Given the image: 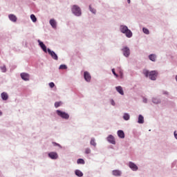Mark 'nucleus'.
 Masks as SVG:
<instances>
[{"label": "nucleus", "mask_w": 177, "mask_h": 177, "mask_svg": "<svg viewBox=\"0 0 177 177\" xmlns=\"http://www.w3.org/2000/svg\"><path fill=\"white\" fill-rule=\"evenodd\" d=\"M174 135L175 138L177 140V133H176V131H174Z\"/></svg>", "instance_id": "e433bc0d"}, {"label": "nucleus", "mask_w": 177, "mask_h": 177, "mask_svg": "<svg viewBox=\"0 0 177 177\" xmlns=\"http://www.w3.org/2000/svg\"><path fill=\"white\" fill-rule=\"evenodd\" d=\"M21 77L25 81H28L30 78V75L27 73H21Z\"/></svg>", "instance_id": "f8f14e48"}, {"label": "nucleus", "mask_w": 177, "mask_h": 177, "mask_svg": "<svg viewBox=\"0 0 177 177\" xmlns=\"http://www.w3.org/2000/svg\"><path fill=\"white\" fill-rule=\"evenodd\" d=\"M77 164L84 165L85 164V161L83 159H79L77 160Z\"/></svg>", "instance_id": "a878e982"}, {"label": "nucleus", "mask_w": 177, "mask_h": 177, "mask_svg": "<svg viewBox=\"0 0 177 177\" xmlns=\"http://www.w3.org/2000/svg\"><path fill=\"white\" fill-rule=\"evenodd\" d=\"M143 102H144L145 103H147V100L144 99V100H143Z\"/></svg>", "instance_id": "58836bf2"}, {"label": "nucleus", "mask_w": 177, "mask_h": 177, "mask_svg": "<svg viewBox=\"0 0 177 177\" xmlns=\"http://www.w3.org/2000/svg\"><path fill=\"white\" fill-rule=\"evenodd\" d=\"M117 134H118V136L120 138H125V134H124V131H122V130L118 131Z\"/></svg>", "instance_id": "ddd939ff"}, {"label": "nucleus", "mask_w": 177, "mask_h": 177, "mask_svg": "<svg viewBox=\"0 0 177 177\" xmlns=\"http://www.w3.org/2000/svg\"><path fill=\"white\" fill-rule=\"evenodd\" d=\"M142 73L146 77H149L151 80H156L158 76V72L155 71L149 72L147 70H143Z\"/></svg>", "instance_id": "f257e3e1"}, {"label": "nucleus", "mask_w": 177, "mask_h": 177, "mask_svg": "<svg viewBox=\"0 0 177 177\" xmlns=\"http://www.w3.org/2000/svg\"><path fill=\"white\" fill-rule=\"evenodd\" d=\"M127 3H131V0H127Z\"/></svg>", "instance_id": "ea45409f"}, {"label": "nucleus", "mask_w": 177, "mask_h": 177, "mask_svg": "<svg viewBox=\"0 0 177 177\" xmlns=\"http://www.w3.org/2000/svg\"><path fill=\"white\" fill-rule=\"evenodd\" d=\"M115 89L120 95H124V91L121 86H117L115 87Z\"/></svg>", "instance_id": "dca6fc26"}, {"label": "nucleus", "mask_w": 177, "mask_h": 177, "mask_svg": "<svg viewBox=\"0 0 177 177\" xmlns=\"http://www.w3.org/2000/svg\"><path fill=\"white\" fill-rule=\"evenodd\" d=\"M119 74H120V78H122L123 77V73H122V71H119Z\"/></svg>", "instance_id": "f704fd0d"}, {"label": "nucleus", "mask_w": 177, "mask_h": 177, "mask_svg": "<svg viewBox=\"0 0 177 177\" xmlns=\"http://www.w3.org/2000/svg\"><path fill=\"white\" fill-rule=\"evenodd\" d=\"M38 42L41 49L46 53H47L46 46H45L43 41H41V40H38Z\"/></svg>", "instance_id": "1a4fd4ad"}, {"label": "nucleus", "mask_w": 177, "mask_h": 177, "mask_svg": "<svg viewBox=\"0 0 177 177\" xmlns=\"http://www.w3.org/2000/svg\"><path fill=\"white\" fill-rule=\"evenodd\" d=\"M111 104H112L113 106H115V102H114L113 100H111Z\"/></svg>", "instance_id": "4c0bfd02"}, {"label": "nucleus", "mask_w": 177, "mask_h": 177, "mask_svg": "<svg viewBox=\"0 0 177 177\" xmlns=\"http://www.w3.org/2000/svg\"><path fill=\"white\" fill-rule=\"evenodd\" d=\"M152 102L154 103V104H158L160 103V101L157 99H153L152 100Z\"/></svg>", "instance_id": "2f4dec72"}, {"label": "nucleus", "mask_w": 177, "mask_h": 177, "mask_svg": "<svg viewBox=\"0 0 177 177\" xmlns=\"http://www.w3.org/2000/svg\"><path fill=\"white\" fill-rule=\"evenodd\" d=\"M57 115H58L59 117L68 120L69 118V115L65 112L61 111H57Z\"/></svg>", "instance_id": "20e7f679"}, {"label": "nucleus", "mask_w": 177, "mask_h": 177, "mask_svg": "<svg viewBox=\"0 0 177 177\" xmlns=\"http://www.w3.org/2000/svg\"><path fill=\"white\" fill-rule=\"evenodd\" d=\"M50 25H51V27L55 28L57 26L56 21L55 19H50Z\"/></svg>", "instance_id": "6ab92c4d"}, {"label": "nucleus", "mask_w": 177, "mask_h": 177, "mask_svg": "<svg viewBox=\"0 0 177 177\" xmlns=\"http://www.w3.org/2000/svg\"><path fill=\"white\" fill-rule=\"evenodd\" d=\"M75 174H76V176H77L79 177H82L84 175L83 173L81 171H80V170H76L75 171Z\"/></svg>", "instance_id": "412c9836"}, {"label": "nucleus", "mask_w": 177, "mask_h": 177, "mask_svg": "<svg viewBox=\"0 0 177 177\" xmlns=\"http://www.w3.org/2000/svg\"><path fill=\"white\" fill-rule=\"evenodd\" d=\"M90 12H93V14H96V10L95 8H92L91 6L89 7Z\"/></svg>", "instance_id": "bb28decb"}, {"label": "nucleus", "mask_w": 177, "mask_h": 177, "mask_svg": "<svg viewBox=\"0 0 177 177\" xmlns=\"http://www.w3.org/2000/svg\"><path fill=\"white\" fill-rule=\"evenodd\" d=\"M59 69L66 70V69H67V66L66 65H61V66H59Z\"/></svg>", "instance_id": "c85d7f7f"}, {"label": "nucleus", "mask_w": 177, "mask_h": 177, "mask_svg": "<svg viewBox=\"0 0 177 177\" xmlns=\"http://www.w3.org/2000/svg\"><path fill=\"white\" fill-rule=\"evenodd\" d=\"M1 97L2 100H4V101L8 100V98H9V96H8V93H5V92L1 93Z\"/></svg>", "instance_id": "4468645a"}, {"label": "nucleus", "mask_w": 177, "mask_h": 177, "mask_svg": "<svg viewBox=\"0 0 177 177\" xmlns=\"http://www.w3.org/2000/svg\"><path fill=\"white\" fill-rule=\"evenodd\" d=\"M142 32L146 35L149 34V29H147V28H142Z\"/></svg>", "instance_id": "b1692460"}, {"label": "nucleus", "mask_w": 177, "mask_h": 177, "mask_svg": "<svg viewBox=\"0 0 177 177\" xmlns=\"http://www.w3.org/2000/svg\"><path fill=\"white\" fill-rule=\"evenodd\" d=\"M120 32L124 34L128 38H131L133 35L131 30H129L127 26H124L123 25L120 26Z\"/></svg>", "instance_id": "f03ea898"}, {"label": "nucleus", "mask_w": 177, "mask_h": 177, "mask_svg": "<svg viewBox=\"0 0 177 177\" xmlns=\"http://www.w3.org/2000/svg\"><path fill=\"white\" fill-rule=\"evenodd\" d=\"M84 80H86L87 82H91V76L88 72H84Z\"/></svg>", "instance_id": "9d476101"}, {"label": "nucleus", "mask_w": 177, "mask_h": 177, "mask_svg": "<svg viewBox=\"0 0 177 177\" xmlns=\"http://www.w3.org/2000/svg\"><path fill=\"white\" fill-rule=\"evenodd\" d=\"M0 68L3 73H6L7 71L6 66H3Z\"/></svg>", "instance_id": "cd10ccee"}, {"label": "nucleus", "mask_w": 177, "mask_h": 177, "mask_svg": "<svg viewBox=\"0 0 177 177\" xmlns=\"http://www.w3.org/2000/svg\"><path fill=\"white\" fill-rule=\"evenodd\" d=\"M111 71H112V73L113 74V75L115 76V77H118V75L116 74V73H115L114 68H113V69L111 70Z\"/></svg>", "instance_id": "7c9ffc66"}, {"label": "nucleus", "mask_w": 177, "mask_h": 177, "mask_svg": "<svg viewBox=\"0 0 177 177\" xmlns=\"http://www.w3.org/2000/svg\"><path fill=\"white\" fill-rule=\"evenodd\" d=\"M2 114H3V113H2V112H1V111H0V116H1V115H2Z\"/></svg>", "instance_id": "a19ab883"}, {"label": "nucleus", "mask_w": 177, "mask_h": 177, "mask_svg": "<svg viewBox=\"0 0 177 177\" xmlns=\"http://www.w3.org/2000/svg\"><path fill=\"white\" fill-rule=\"evenodd\" d=\"M90 144L91 145L94 146V147H95L96 145H97L94 138L91 139V141L90 142Z\"/></svg>", "instance_id": "393cba45"}, {"label": "nucleus", "mask_w": 177, "mask_h": 177, "mask_svg": "<svg viewBox=\"0 0 177 177\" xmlns=\"http://www.w3.org/2000/svg\"><path fill=\"white\" fill-rule=\"evenodd\" d=\"M62 104V102H55V104H54V106H55V108H58L61 106Z\"/></svg>", "instance_id": "c756f323"}, {"label": "nucleus", "mask_w": 177, "mask_h": 177, "mask_svg": "<svg viewBox=\"0 0 177 177\" xmlns=\"http://www.w3.org/2000/svg\"><path fill=\"white\" fill-rule=\"evenodd\" d=\"M91 149H88V148H87V149H86V151H85V153H86V154H89V153H91Z\"/></svg>", "instance_id": "473e14b6"}, {"label": "nucleus", "mask_w": 177, "mask_h": 177, "mask_svg": "<svg viewBox=\"0 0 177 177\" xmlns=\"http://www.w3.org/2000/svg\"><path fill=\"white\" fill-rule=\"evenodd\" d=\"M176 82H177V75L176 76Z\"/></svg>", "instance_id": "79ce46f5"}, {"label": "nucleus", "mask_w": 177, "mask_h": 177, "mask_svg": "<svg viewBox=\"0 0 177 177\" xmlns=\"http://www.w3.org/2000/svg\"><path fill=\"white\" fill-rule=\"evenodd\" d=\"M48 52L49 55H51V57H53V59H54V60H58V57H57V54H55V51H51V50H50V48H48Z\"/></svg>", "instance_id": "423d86ee"}, {"label": "nucleus", "mask_w": 177, "mask_h": 177, "mask_svg": "<svg viewBox=\"0 0 177 177\" xmlns=\"http://www.w3.org/2000/svg\"><path fill=\"white\" fill-rule=\"evenodd\" d=\"M122 53H123V55L125 57H129L130 55V50L128 47H124L122 50Z\"/></svg>", "instance_id": "39448f33"}, {"label": "nucleus", "mask_w": 177, "mask_h": 177, "mask_svg": "<svg viewBox=\"0 0 177 177\" xmlns=\"http://www.w3.org/2000/svg\"><path fill=\"white\" fill-rule=\"evenodd\" d=\"M129 167L130 169H131L133 171H137L138 169V167L136 165H135L134 163L130 162L129 163Z\"/></svg>", "instance_id": "6e6552de"}, {"label": "nucleus", "mask_w": 177, "mask_h": 177, "mask_svg": "<svg viewBox=\"0 0 177 177\" xmlns=\"http://www.w3.org/2000/svg\"><path fill=\"white\" fill-rule=\"evenodd\" d=\"M30 18L34 23L37 21V18L35 15H34V14H32V15H30Z\"/></svg>", "instance_id": "5701e85b"}, {"label": "nucleus", "mask_w": 177, "mask_h": 177, "mask_svg": "<svg viewBox=\"0 0 177 177\" xmlns=\"http://www.w3.org/2000/svg\"><path fill=\"white\" fill-rule=\"evenodd\" d=\"M149 59L152 62H156V55L155 54H150V55H149Z\"/></svg>", "instance_id": "f3484780"}, {"label": "nucleus", "mask_w": 177, "mask_h": 177, "mask_svg": "<svg viewBox=\"0 0 177 177\" xmlns=\"http://www.w3.org/2000/svg\"><path fill=\"white\" fill-rule=\"evenodd\" d=\"M107 141L109 142L111 144L115 145V138L113 136L110 135L107 138Z\"/></svg>", "instance_id": "9b49d317"}, {"label": "nucleus", "mask_w": 177, "mask_h": 177, "mask_svg": "<svg viewBox=\"0 0 177 177\" xmlns=\"http://www.w3.org/2000/svg\"><path fill=\"white\" fill-rule=\"evenodd\" d=\"M53 145H54V146H58L60 147V145L56 143V142H53Z\"/></svg>", "instance_id": "c9c22d12"}, {"label": "nucleus", "mask_w": 177, "mask_h": 177, "mask_svg": "<svg viewBox=\"0 0 177 177\" xmlns=\"http://www.w3.org/2000/svg\"><path fill=\"white\" fill-rule=\"evenodd\" d=\"M48 156L50 157V158L53 159V160H56L58 158V155L56 152H50L48 153Z\"/></svg>", "instance_id": "0eeeda50"}, {"label": "nucleus", "mask_w": 177, "mask_h": 177, "mask_svg": "<svg viewBox=\"0 0 177 177\" xmlns=\"http://www.w3.org/2000/svg\"><path fill=\"white\" fill-rule=\"evenodd\" d=\"M112 174L115 176H121V171H120L119 170H113L112 171Z\"/></svg>", "instance_id": "a211bd4d"}, {"label": "nucleus", "mask_w": 177, "mask_h": 177, "mask_svg": "<svg viewBox=\"0 0 177 177\" xmlns=\"http://www.w3.org/2000/svg\"><path fill=\"white\" fill-rule=\"evenodd\" d=\"M138 123H139V124H143L144 123V117L142 115H140L138 116Z\"/></svg>", "instance_id": "aec40b11"}, {"label": "nucleus", "mask_w": 177, "mask_h": 177, "mask_svg": "<svg viewBox=\"0 0 177 177\" xmlns=\"http://www.w3.org/2000/svg\"><path fill=\"white\" fill-rule=\"evenodd\" d=\"M123 119L124 120H129L130 119V115L127 113H124L123 115Z\"/></svg>", "instance_id": "4be33fe9"}, {"label": "nucleus", "mask_w": 177, "mask_h": 177, "mask_svg": "<svg viewBox=\"0 0 177 177\" xmlns=\"http://www.w3.org/2000/svg\"><path fill=\"white\" fill-rule=\"evenodd\" d=\"M72 12L77 17H80L82 15L81 8L77 5H73V7H72Z\"/></svg>", "instance_id": "7ed1b4c3"}, {"label": "nucleus", "mask_w": 177, "mask_h": 177, "mask_svg": "<svg viewBox=\"0 0 177 177\" xmlns=\"http://www.w3.org/2000/svg\"><path fill=\"white\" fill-rule=\"evenodd\" d=\"M49 86H50V88H53L55 87V84L53 82H51L49 84Z\"/></svg>", "instance_id": "72a5a7b5"}, {"label": "nucleus", "mask_w": 177, "mask_h": 177, "mask_svg": "<svg viewBox=\"0 0 177 177\" xmlns=\"http://www.w3.org/2000/svg\"><path fill=\"white\" fill-rule=\"evenodd\" d=\"M9 19H10V21H12V22H16L17 20V18L16 17V15H14L13 14H10L9 15Z\"/></svg>", "instance_id": "2eb2a0df"}]
</instances>
